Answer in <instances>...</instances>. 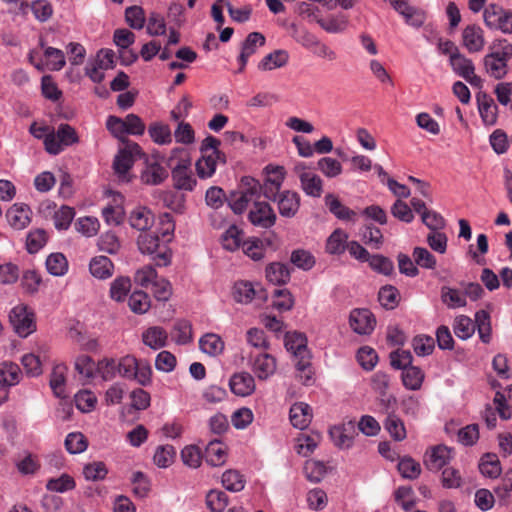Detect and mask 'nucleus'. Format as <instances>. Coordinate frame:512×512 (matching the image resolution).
<instances>
[{"mask_svg":"<svg viewBox=\"0 0 512 512\" xmlns=\"http://www.w3.org/2000/svg\"><path fill=\"white\" fill-rule=\"evenodd\" d=\"M285 347L297 358L298 377L304 385L312 381L311 355L307 348V338L300 332H288L285 335Z\"/></svg>","mask_w":512,"mask_h":512,"instance_id":"1","label":"nucleus"},{"mask_svg":"<svg viewBox=\"0 0 512 512\" xmlns=\"http://www.w3.org/2000/svg\"><path fill=\"white\" fill-rule=\"evenodd\" d=\"M137 245L142 254L153 257L157 266H167L171 262V250L154 232L141 233L137 238Z\"/></svg>","mask_w":512,"mask_h":512,"instance_id":"2","label":"nucleus"},{"mask_svg":"<svg viewBox=\"0 0 512 512\" xmlns=\"http://www.w3.org/2000/svg\"><path fill=\"white\" fill-rule=\"evenodd\" d=\"M79 136L74 127L61 123L57 131L53 129L44 137L45 150L51 155H58L65 147L77 144Z\"/></svg>","mask_w":512,"mask_h":512,"instance_id":"3","label":"nucleus"},{"mask_svg":"<svg viewBox=\"0 0 512 512\" xmlns=\"http://www.w3.org/2000/svg\"><path fill=\"white\" fill-rule=\"evenodd\" d=\"M9 321L15 333L22 338L36 330L35 314L27 305L15 306L9 313Z\"/></svg>","mask_w":512,"mask_h":512,"instance_id":"4","label":"nucleus"},{"mask_svg":"<svg viewBox=\"0 0 512 512\" xmlns=\"http://www.w3.org/2000/svg\"><path fill=\"white\" fill-rule=\"evenodd\" d=\"M423 464L430 472H442L443 487H448V478L445 476V467L448 464V447L445 444L428 447L423 456Z\"/></svg>","mask_w":512,"mask_h":512,"instance_id":"5","label":"nucleus"},{"mask_svg":"<svg viewBox=\"0 0 512 512\" xmlns=\"http://www.w3.org/2000/svg\"><path fill=\"white\" fill-rule=\"evenodd\" d=\"M137 155L140 157H145V154L142 153V149L137 143L126 141L125 147L121 149L115 156L113 161V168L121 180L126 182L129 181L127 174L133 166L134 156Z\"/></svg>","mask_w":512,"mask_h":512,"instance_id":"6","label":"nucleus"},{"mask_svg":"<svg viewBox=\"0 0 512 512\" xmlns=\"http://www.w3.org/2000/svg\"><path fill=\"white\" fill-rule=\"evenodd\" d=\"M171 177L173 187L176 190L191 192L194 190L197 180L191 170L190 158H181L172 168Z\"/></svg>","mask_w":512,"mask_h":512,"instance_id":"7","label":"nucleus"},{"mask_svg":"<svg viewBox=\"0 0 512 512\" xmlns=\"http://www.w3.org/2000/svg\"><path fill=\"white\" fill-rule=\"evenodd\" d=\"M248 219L256 227L269 229L275 225L277 215L268 202L255 200L249 210Z\"/></svg>","mask_w":512,"mask_h":512,"instance_id":"8","label":"nucleus"},{"mask_svg":"<svg viewBox=\"0 0 512 512\" xmlns=\"http://www.w3.org/2000/svg\"><path fill=\"white\" fill-rule=\"evenodd\" d=\"M510 53L506 51H497L487 54L484 59L486 72L495 79H502L507 74V61Z\"/></svg>","mask_w":512,"mask_h":512,"instance_id":"9","label":"nucleus"},{"mask_svg":"<svg viewBox=\"0 0 512 512\" xmlns=\"http://www.w3.org/2000/svg\"><path fill=\"white\" fill-rule=\"evenodd\" d=\"M349 322L353 331L360 335L370 334L376 324L374 315L368 309H354L350 313Z\"/></svg>","mask_w":512,"mask_h":512,"instance_id":"10","label":"nucleus"},{"mask_svg":"<svg viewBox=\"0 0 512 512\" xmlns=\"http://www.w3.org/2000/svg\"><path fill=\"white\" fill-rule=\"evenodd\" d=\"M480 117L485 125L493 126L497 122L498 107L493 98L484 91L476 94Z\"/></svg>","mask_w":512,"mask_h":512,"instance_id":"11","label":"nucleus"},{"mask_svg":"<svg viewBox=\"0 0 512 512\" xmlns=\"http://www.w3.org/2000/svg\"><path fill=\"white\" fill-rule=\"evenodd\" d=\"M355 434L356 422L353 420H349L340 426H334L330 429V436L334 444L341 449L350 448L352 446Z\"/></svg>","mask_w":512,"mask_h":512,"instance_id":"12","label":"nucleus"},{"mask_svg":"<svg viewBox=\"0 0 512 512\" xmlns=\"http://www.w3.org/2000/svg\"><path fill=\"white\" fill-rule=\"evenodd\" d=\"M278 211L282 217L293 218L300 208V195L291 190H284L276 201Z\"/></svg>","mask_w":512,"mask_h":512,"instance_id":"13","label":"nucleus"},{"mask_svg":"<svg viewBox=\"0 0 512 512\" xmlns=\"http://www.w3.org/2000/svg\"><path fill=\"white\" fill-rule=\"evenodd\" d=\"M389 1L394 9L404 17L407 24L414 27H420L424 23V13L421 10L410 6L406 0Z\"/></svg>","mask_w":512,"mask_h":512,"instance_id":"14","label":"nucleus"},{"mask_svg":"<svg viewBox=\"0 0 512 512\" xmlns=\"http://www.w3.org/2000/svg\"><path fill=\"white\" fill-rule=\"evenodd\" d=\"M231 391L238 396H249L255 391V380L248 372L235 373L229 381Z\"/></svg>","mask_w":512,"mask_h":512,"instance_id":"15","label":"nucleus"},{"mask_svg":"<svg viewBox=\"0 0 512 512\" xmlns=\"http://www.w3.org/2000/svg\"><path fill=\"white\" fill-rule=\"evenodd\" d=\"M265 44V37L263 34L259 32H251L248 34L244 42L242 43L241 53L239 55L238 61L240 62L239 71H243L246 66L248 59L251 55L256 52L257 47H261Z\"/></svg>","mask_w":512,"mask_h":512,"instance_id":"16","label":"nucleus"},{"mask_svg":"<svg viewBox=\"0 0 512 512\" xmlns=\"http://www.w3.org/2000/svg\"><path fill=\"white\" fill-rule=\"evenodd\" d=\"M450 66L453 71L463 79L467 78L473 71L475 66L472 60L466 58L458 52L456 46L450 44Z\"/></svg>","mask_w":512,"mask_h":512,"instance_id":"17","label":"nucleus"},{"mask_svg":"<svg viewBox=\"0 0 512 512\" xmlns=\"http://www.w3.org/2000/svg\"><path fill=\"white\" fill-rule=\"evenodd\" d=\"M154 214L146 207H137L131 211L129 223L132 228L143 233L147 232L154 224Z\"/></svg>","mask_w":512,"mask_h":512,"instance_id":"18","label":"nucleus"},{"mask_svg":"<svg viewBox=\"0 0 512 512\" xmlns=\"http://www.w3.org/2000/svg\"><path fill=\"white\" fill-rule=\"evenodd\" d=\"M146 167L141 172V181L146 185H159L161 184L167 177V170L161 166L156 161L149 163L147 157L145 156Z\"/></svg>","mask_w":512,"mask_h":512,"instance_id":"19","label":"nucleus"},{"mask_svg":"<svg viewBox=\"0 0 512 512\" xmlns=\"http://www.w3.org/2000/svg\"><path fill=\"white\" fill-rule=\"evenodd\" d=\"M311 420L312 409L308 404L304 402H298L291 406L290 421L295 428L303 430L308 427Z\"/></svg>","mask_w":512,"mask_h":512,"instance_id":"20","label":"nucleus"},{"mask_svg":"<svg viewBox=\"0 0 512 512\" xmlns=\"http://www.w3.org/2000/svg\"><path fill=\"white\" fill-rule=\"evenodd\" d=\"M29 215V207L19 204H14L6 213L9 224L16 230H21L30 223Z\"/></svg>","mask_w":512,"mask_h":512,"instance_id":"21","label":"nucleus"},{"mask_svg":"<svg viewBox=\"0 0 512 512\" xmlns=\"http://www.w3.org/2000/svg\"><path fill=\"white\" fill-rule=\"evenodd\" d=\"M168 334L160 326H152L142 333V341L153 350H158L166 346Z\"/></svg>","mask_w":512,"mask_h":512,"instance_id":"22","label":"nucleus"},{"mask_svg":"<svg viewBox=\"0 0 512 512\" xmlns=\"http://www.w3.org/2000/svg\"><path fill=\"white\" fill-rule=\"evenodd\" d=\"M253 370L260 380H265L276 370V359L267 353L258 354L253 362Z\"/></svg>","mask_w":512,"mask_h":512,"instance_id":"23","label":"nucleus"},{"mask_svg":"<svg viewBox=\"0 0 512 512\" xmlns=\"http://www.w3.org/2000/svg\"><path fill=\"white\" fill-rule=\"evenodd\" d=\"M255 297H259L260 299L265 300L266 294L262 289L256 291L252 283L247 281H240L235 284L234 298L237 302L249 303Z\"/></svg>","mask_w":512,"mask_h":512,"instance_id":"24","label":"nucleus"},{"mask_svg":"<svg viewBox=\"0 0 512 512\" xmlns=\"http://www.w3.org/2000/svg\"><path fill=\"white\" fill-rule=\"evenodd\" d=\"M462 38L463 45L469 52H478L484 46L483 31L479 26H467L462 33Z\"/></svg>","mask_w":512,"mask_h":512,"instance_id":"25","label":"nucleus"},{"mask_svg":"<svg viewBox=\"0 0 512 512\" xmlns=\"http://www.w3.org/2000/svg\"><path fill=\"white\" fill-rule=\"evenodd\" d=\"M289 60V54L286 50L278 49L267 54L259 63L260 71H271L284 67Z\"/></svg>","mask_w":512,"mask_h":512,"instance_id":"26","label":"nucleus"},{"mask_svg":"<svg viewBox=\"0 0 512 512\" xmlns=\"http://www.w3.org/2000/svg\"><path fill=\"white\" fill-rule=\"evenodd\" d=\"M325 205L329 211L338 219L351 221L354 220L356 213L350 208L346 207L341 201L332 193H329L324 198Z\"/></svg>","mask_w":512,"mask_h":512,"instance_id":"27","label":"nucleus"},{"mask_svg":"<svg viewBox=\"0 0 512 512\" xmlns=\"http://www.w3.org/2000/svg\"><path fill=\"white\" fill-rule=\"evenodd\" d=\"M90 273L98 279H107L113 275L114 264L106 256H96L89 264Z\"/></svg>","mask_w":512,"mask_h":512,"instance_id":"28","label":"nucleus"},{"mask_svg":"<svg viewBox=\"0 0 512 512\" xmlns=\"http://www.w3.org/2000/svg\"><path fill=\"white\" fill-rule=\"evenodd\" d=\"M205 459L211 466H221L226 461V448L223 443L218 440H211L205 449Z\"/></svg>","mask_w":512,"mask_h":512,"instance_id":"29","label":"nucleus"},{"mask_svg":"<svg viewBox=\"0 0 512 512\" xmlns=\"http://www.w3.org/2000/svg\"><path fill=\"white\" fill-rule=\"evenodd\" d=\"M265 273L267 280L275 285H283L290 280V269L284 263H270L266 267Z\"/></svg>","mask_w":512,"mask_h":512,"instance_id":"30","label":"nucleus"},{"mask_svg":"<svg viewBox=\"0 0 512 512\" xmlns=\"http://www.w3.org/2000/svg\"><path fill=\"white\" fill-rule=\"evenodd\" d=\"M301 188L302 190L311 197L319 198L323 192V181L314 173H302L301 174Z\"/></svg>","mask_w":512,"mask_h":512,"instance_id":"31","label":"nucleus"},{"mask_svg":"<svg viewBox=\"0 0 512 512\" xmlns=\"http://www.w3.org/2000/svg\"><path fill=\"white\" fill-rule=\"evenodd\" d=\"M199 346L204 353L210 356H217L224 350V342L220 336L214 333H207L202 336L199 340Z\"/></svg>","mask_w":512,"mask_h":512,"instance_id":"32","label":"nucleus"},{"mask_svg":"<svg viewBox=\"0 0 512 512\" xmlns=\"http://www.w3.org/2000/svg\"><path fill=\"white\" fill-rule=\"evenodd\" d=\"M21 370L13 362H3L0 364V384L3 386H13L19 383Z\"/></svg>","mask_w":512,"mask_h":512,"instance_id":"33","label":"nucleus"},{"mask_svg":"<svg viewBox=\"0 0 512 512\" xmlns=\"http://www.w3.org/2000/svg\"><path fill=\"white\" fill-rule=\"evenodd\" d=\"M398 471L405 479L414 480L421 474V465L410 456H404L398 462Z\"/></svg>","mask_w":512,"mask_h":512,"instance_id":"34","label":"nucleus"},{"mask_svg":"<svg viewBox=\"0 0 512 512\" xmlns=\"http://www.w3.org/2000/svg\"><path fill=\"white\" fill-rule=\"evenodd\" d=\"M479 470L486 477H498L501 473V467L497 455L491 453L483 455L479 463Z\"/></svg>","mask_w":512,"mask_h":512,"instance_id":"35","label":"nucleus"},{"mask_svg":"<svg viewBox=\"0 0 512 512\" xmlns=\"http://www.w3.org/2000/svg\"><path fill=\"white\" fill-rule=\"evenodd\" d=\"M47 271L53 276H63L68 271V261L62 253H52L46 259Z\"/></svg>","mask_w":512,"mask_h":512,"instance_id":"36","label":"nucleus"},{"mask_svg":"<svg viewBox=\"0 0 512 512\" xmlns=\"http://www.w3.org/2000/svg\"><path fill=\"white\" fill-rule=\"evenodd\" d=\"M424 379V374L420 368L410 366L402 372L403 385L410 390L420 389Z\"/></svg>","mask_w":512,"mask_h":512,"instance_id":"37","label":"nucleus"},{"mask_svg":"<svg viewBox=\"0 0 512 512\" xmlns=\"http://www.w3.org/2000/svg\"><path fill=\"white\" fill-rule=\"evenodd\" d=\"M242 249L245 255L254 261L264 258L266 246L263 240L259 238H251L243 242Z\"/></svg>","mask_w":512,"mask_h":512,"instance_id":"38","label":"nucleus"},{"mask_svg":"<svg viewBox=\"0 0 512 512\" xmlns=\"http://www.w3.org/2000/svg\"><path fill=\"white\" fill-rule=\"evenodd\" d=\"M384 427L395 441H402L406 438L404 423L398 416L388 415Z\"/></svg>","mask_w":512,"mask_h":512,"instance_id":"39","label":"nucleus"},{"mask_svg":"<svg viewBox=\"0 0 512 512\" xmlns=\"http://www.w3.org/2000/svg\"><path fill=\"white\" fill-rule=\"evenodd\" d=\"M399 291L392 285L383 286L378 293L380 304L386 309H394L399 303Z\"/></svg>","mask_w":512,"mask_h":512,"instance_id":"40","label":"nucleus"},{"mask_svg":"<svg viewBox=\"0 0 512 512\" xmlns=\"http://www.w3.org/2000/svg\"><path fill=\"white\" fill-rule=\"evenodd\" d=\"M217 161L220 160L214 155H202L195 165L197 175L202 179L211 177L215 173Z\"/></svg>","mask_w":512,"mask_h":512,"instance_id":"41","label":"nucleus"},{"mask_svg":"<svg viewBox=\"0 0 512 512\" xmlns=\"http://www.w3.org/2000/svg\"><path fill=\"white\" fill-rule=\"evenodd\" d=\"M475 326L477 325L478 334L483 343H489L491 340L490 315L485 310H480L475 315Z\"/></svg>","mask_w":512,"mask_h":512,"instance_id":"42","label":"nucleus"},{"mask_svg":"<svg viewBox=\"0 0 512 512\" xmlns=\"http://www.w3.org/2000/svg\"><path fill=\"white\" fill-rule=\"evenodd\" d=\"M222 484L229 491L239 492L244 489L245 479L239 471L227 470L222 475Z\"/></svg>","mask_w":512,"mask_h":512,"instance_id":"43","label":"nucleus"},{"mask_svg":"<svg viewBox=\"0 0 512 512\" xmlns=\"http://www.w3.org/2000/svg\"><path fill=\"white\" fill-rule=\"evenodd\" d=\"M148 132L152 140L159 145L169 144L172 141L171 130L166 124L153 123L149 126Z\"/></svg>","mask_w":512,"mask_h":512,"instance_id":"44","label":"nucleus"},{"mask_svg":"<svg viewBox=\"0 0 512 512\" xmlns=\"http://www.w3.org/2000/svg\"><path fill=\"white\" fill-rule=\"evenodd\" d=\"M362 240L365 244L379 249L383 244V235L381 230L371 224H366L361 229Z\"/></svg>","mask_w":512,"mask_h":512,"instance_id":"45","label":"nucleus"},{"mask_svg":"<svg viewBox=\"0 0 512 512\" xmlns=\"http://www.w3.org/2000/svg\"><path fill=\"white\" fill-rule=\"evenodd\" d=\"M242 231L237 226L231 225L221 236L224 249L235 251L240 247Z\"/></svg>","mask_w":512,"mask_h":512,"instance_id":"46","label":"nucleus"},{"mask_svg":"<svg viewBox=\"0 0 512 512\" xmlns=\"http://www.w3.org/2000/svg\"><path fill=\"white\" fill-rule=\"evenodd\" d=\"M66 370L67 368L64 365H56L51 373L50 387L57 397H63L64 395Z\"/></svg>","mask_w":512,"mask_h":512,"instance_id":"47","label":"nucleus"},{"mask_svg":"<svg viewBox=\"0 0 512 512\" xmlns=\"http://www.w3.org/2000/svg\"><path fill=\"white\" fill-rule=\"evenodd\" d=\"M347 234L337 229L327 239L326 251L330 254H340L345 251V242L347 240Z\"/></svg>","mask_w":512,"mask_h":512,"instance_id":"48","label":"nucleus"},{"mask_svg":"<svg viewBox=\"0 0 512 512\" xmlns=\"http://www.w3.org/2000/svg\"><path fill=\"white\" fill-rule=\"evenodd\" d=\"M207 507L212 512H222L228 505V496L220 490H210L206 496Z\"/></svg>","mask_w":512,"mask_h":512,"instance_id":"49","label":"nucleus"},{"mask_svg":"<svg viewBox=\"0 0 512 512\" xmlns=\"http://www.w3.org/2000/svg\"><path fill=\"white\" fill-rule=\"evenodd\" d=\"M131 288V281L128 277H118L112 283L110 287V296L112 299L120 302L123 301Z\"/></svg>","mask_w":512,"mask_h":512,"instance_id":"50","label":"nucleus"},{"mask_svg":"<svg viewBox=\"0 0 512 512\" xmlns=\"http://www.w3.org/2000/svg\"><path fill=\"white\" fill-rule=\"evenodd\" d=\"M108 469L104 462L95 461L88 463L83 468V474L88 481H100L105 479Z\"/></svg>","mask_w":512,"mask_h":512,"instance_id":"51","label":"nucleus"},{"mask_svg":"<svg viewBox=\"0 0 512 512\" xmlns=\"http://www.w3.org/2000/svg\"><path fill=\"white\" fill-rule=\"evenodd\" d=\"M86 437L80 432L69 433L65 439V447L71 454L82 453L87 449Z\"/></svg>","mask_w":512,"mask_h":512,"instance_id":"52","label":"nucleus"},{"mask_svg":"<svg viewBox=\"0 0 512 512\" xmlns=\"http://www.w3.org/2000/svg\"><path fill=\"white\" fill-rule=\"evenodd\" d=\"M175 455L176 451L172 445H163L156 449L153 460L158 467L166 468L173 463Z\"/></svg>","mask_w":512,"mask_h":512,"instance_id":"53","label":"nucleus"},{"mask_svg":"<svg viewBox=\"0 0 512 512\" xmlns=\"http://www.w3.org/2000/svg\"><path fill=\"white\" fill-rule=\"evenodd\" d=\"M475 332V323L467 316H459L454 322V333L457 337L465 340Z\"/></svg>","mask_w":512,"mask_h":512,"instance_id":"54","label":"nucleus"},{"mask_svg":"<svg viewBox=\"0 0 512 512\" xmlns=\"http://www.w3.org/2000/svg\"><path fill=\"white\" fill-rule=\"evenodd\" d=\"M131 310L138 314H143L150 308V298L143 291H134L128 301Z\"/></svg>","mask_w":512,"mask_h":512,"instance_id":"55","label":"nucleus"},{"mask_svg":"<svg viewBox=\"0 0 512 512\" xmlns=\"http://www.w3.org/2000/svg\"><path fill=\"white\" fill-rule=\"evenodd\" d=\"M290 261L296 267L310 270L315 265L314 256L307 250L296 249L291 253Z\"/></svg>","mask_w":512,"mask_h":512,"instance_id":"56","label":"nucleus"},{"mask_svg":"<svg viewBox=\"0 0 512 512\" xmlns=\"http://www.w3.org/2000/svg\"><path fill=\"white\" fill-rule=\"evenodd\" d=\"M47 242V233L43 229H35L27 235L26 247L29 253H37Z\"/></svg>","mask_w":512,"mask_h":512,"instance_id":"57","label":"nucleus"},{"mask_svg":"<svg viewBox=\"0 0 512 512\" xmlns=\"http://www.w3.org/2000/svg\"><path fill=\"white\" fill-rule=\"evenodd\" d=\"M273 306L279 311H289L294 305V298L287 289H275Z\"/></svg>","mask_w":512,"mask_h":512,"instance_id":"58","label":"nucleus"},{"mask_svg":"<svg viewBox=\"0 0 512 512\" xmlns=\"http://www.w3.org/2000/svg\"><path fill=\"white\" fill-rule=\"evenodd\" d=\"M326 473V467L322 462L310 460L305 463L304 474L312 483H319Z\"/></svg>","mask_w":512,"mask_h":512,"instance_id":"59","label":"nucleus"},{"mask_svg":"<svg viewBox=\"0 0 512 512\" xmlns=\"http://www.w3.org/2000/svg\"><path fill=\"white\" fill-rule=\"evenodd\" d=\"M46 488L55 492H66L75 488L74 479L68 474H63L59 478H51L46 484Z\"/></svg>","mask_w":512,"mask_h":512,"instance_id":"60","label":"nucleus"},{"mask_svg":"<svg viewBox=\"0 0 512 512\" xmlns=\"http://www.w3.org/2000/svg\"><path fill=\"white\" fill-rule=\"evenodd\" d=\"M174 332L176 333L174 338L175 342L179 345H184L192 340V326L189 321L186 320H178L174 327Z\"/></svg>","mask_w":512,"mask_h":512,"instance_id":"61","label":"nucleus"},{"mask_svg":"<svg viewBox=\"0 0 512 512\" xmlns=\"http://www.w3.org/2000/svg\"><path fill=\"white\" fill-rule=\"evenodd\" d=\"M75 370L85 378H92L97 371V365L88 355H80L75 360Z\"/></svg>","mask_w":512,"mask_h":512,"instance_id":"62","label":"nucleus"},{"mask_svg":"<svg viewBox=\"0 0 512 512\" xmlns=\"http://www.w3.org/2000/svg\"><path fill=\"white\" fill-rule=\"evenodd\" d=\"M328 502L327 494L320 488H315L307 493L308 507L314 511L323 510Z\"/></svg>","mask_w":512,"mask_h":512,"instance_id":"63","label":"nucleus"},{"mask_svg":"<svg viewBox=\"0 0 512 512\" xmlns=\"http://www.w3.org/2000/svg\"><path fill=\"white\" fill-rule=\"evenodd\" d=\"M412 346L414 349V352L418 356H426L432 353L435 341L432 337L427 335H418L414 337Z\"/></svg>","mask_w":512,"mask_h":512,"instance_id":"64","label":"nucleus"}]
</instances>
